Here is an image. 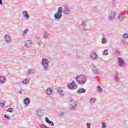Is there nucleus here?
I'll use <instances>...</instances> for the list:
<instances>
[{
  "label": "nucleus",
  "mask_w": 128,
  "mask_h": 128,
  "mask_svg": "<svg viewBox=\"0 0 128 128\" xmlns=\"http://www.w3.org/2000/svg\"><path fill=\"white\" fill-rule=\"evenodd\" d=\"M74 79L76 80L77 84H81V86L84 84L86 82V79L83 76H77Z\"/></svg>",
  "instance_id": "f257e3e1"
},
{
  "label": "nucleus",
  "mask_w": 128,
  "mask_h": 128,
  "mask_svg": "<svg viewBox=\"0 0 128 128\" xmlns=\"http://www.w3.org/2000/svg\"><path fill=\"white\" fill-rule=\"evenodd\" d=\"M48 60L43 58L42 61V65L43 66L44 70H48V66H50Z\"/></svg>",
  "instance_id": "f03ea898"
},
{
  "label": "nucleus",
  "mask_w": 128,
  "mask_h": 128,
  "mask_svg": "<svg viewBox=\"0 0 128 128\" xmlns=\"http://www.w3.org/2000/svg\"><path fill=\"white\" fill-rule=\"evenodd\" d=\"M72 12V10L70 6H65L63 10V14L65 15L70 14Z\"/></svg>",
  "instance_id": "7ed1b4c3"
},
{
  "label": "nucleus",
  "mask_w": 128,
  "mask_h": 128,
  "mask_svg": "<svg viewBox=\"0 0 128 128\" xmlns=\"http://www.w3.org/2000/svg\"><path fill=\"white\" fill-rule=\"evenodd\" d=\"M68 87L69 88V90H76V88H78V84L74 83L68 84Z\"/></svg>",
  "instance_id": "20e7f679"
},
{
  "label": "nucleus",
  "mask_w": 128,
  "mask_h": 128,
  "mask_svg": "<svg viewBox=\"0 0 128 128\" xmlns=\"http://www.w3.org/2000/svg\"><path fill=\"white\" fill-rule=\"evenodd\" d=\"M54 18L55 20H60L62 18V14L56 12V13L54 14Z\"/></svg>",
  "instance_id": "39448f33"
},
{
  "label": "nucleus",
  "mask_w": 128,
  "mask_h": 128,
  "mask_svg": "<svg viewBox=\"0 0 128 128\" xmlns=\"http://www.w3.org/2000/svg\"><path fill=\"white\" fill-rule=\"evenodd\" d=\"M108 18L110 20H112L116 18V14L114 12H111L108 16Z\"/></svg>",
  "instance_id": "423d86ee"
},
{
  "label": "nucleus",
  "mask_w": 128,
  "mask_h": 128,
  "mask_svg": "<svg viewBox=\"0 0 128 128\" xmlns=\"http://www.w3.org/2000/svg\"><path fill=\"white\" fill-rule=\"evenodd\" d=\"M32 41L28 40L26 41H24V46H26V48H30L32 46Z\"/></svg>",
  "instance_id": "0eeeda50"
},
{
  "label": "nucleus",
  "mask_w": 128,
  "mask_h": 128,
  "mask_svg": "<svg viewBox=\"0 0 128 128\" xmlns=\"http://www.w3.org/2000/svg\"><path fill=\"white\" fill-rule=\"evenodd\" d=\"M46 122L48 124H50L51 126H54V122L52 121H51L48 119V118L46 117Z\"/></svg>",
  "instance_id": "6e6552de"
},
{
  "label": "nucleus",
  "mask_w": 128,
  "mask_h": 128,
  "mask_svg": "<svg viewBox=\"0 0 128 128\" xmlns=\"http://www.w3.org/2000/svg\"><path fill=\"white\" fill-rule=\"evenodd\" d=\"M91 58H92V60H98V54H96V52H94L91 54Z\"/></svg>",
  "instance_id": "1a4fd4ad"
},
{
  "label": "nucleus",
  "mask_w": 128,
  "mask_h": 128,
  "mask_svg": "<svg viewBox=\"0 0 128 128\" xmlns=\"http://www.w3.org/2000/svg\"><path fill=\"white\" fill-rule=\"evenodd\" d=\"M124 64V60H122V58H119L118 66L122 68Z\"/></svg>",
  "instance_id": "9d476101"
},
{
  "label": "nucleus",
  "mask_w": 128,
  "mask_h": 128,
  "mask_svg": "<svg viewBox=\"0 0 128 128\" xmlns=\"http://www.w3.org/2000/svg\"><path fill=\"white\" fill-rule=\"evenodd\" d=\"M4 38L5 41L7 44H10V42H12V38L8 35H6Z\"/></svg>",
  "instance_id": "9b49d317"
},
{
  "label": "nucleus",
  "mask_w": 128,
  "mask_h": 128,
  "mask_svg": "<svg viewBox=\"0 0 128 128\" xmlns=\"http://www.w3.org/2000/svg\"><path fill=\"white\" fill-rule=\"evenodd\" d=\"M30 102V100L28 98H26L24 99V104L25 106H28Z\"/></svg>",
  "instance_id": "f8f14e48"
},
{
  "label": "nucleus",
  "mask_w": 128,
  "mask_h": 128,
  "mask_svg": "<svg viewBox=\"0 0 128 128\" xmlns=\"http://www.w3.org/2000/svg\"><path fill=\"white\" fill-rule=\"evenodd\" d=\"M58 92L60 96H64V90H62V88H58Z\"/></svg>",
  "instance_id": "ddd939ff"
},
{
  "label": "nucleus",
  "mask_w": 128,
  "mask_h": 128,
  "mask_svg": "<svg viewBox=\"0 0 128 128\" xmlns=\"http://www.w3.org/2000/svg\"><path fill=\"white\" fill-rule=\"evenodd\" d=\"M78 94H84V92H86V90L84 88H80L78 90Z\"/></svg>",
  "instance_id": "4468645a"
},
{
  "label": "nucleus",
  "mask_w": 128,
  "mask_h": 128,
  "mask_svg": "<svg viewBox=\"0 0 128 128\" xmlns=\"http://www.w3.org/2000/svg\"><path fill=\"white\" fill-rule=\"evenodd\" d=\"M53 90H52V88H49L47 89V94H48V96H50V94H52Z\"/></svg>",
  "instance_id": "2eb2a0df"
},
{
  "label": "nucleus",
  "mask_w": 128,
  "mask_h": 128,
  "mask_svg": "<svg viewBox=\"0 0 128 128\" xmlns=\"http://www.w3.org/2000/svg\"><path fill=\"white\" fill-rule=\"evenodd\" d=\"M92 70L95 74H98V69H96V66H94L92 68Z\"/></svg>",
  "instance_id": "dca6fc26"
},
{
  "label": "nucleus",
  "mask_w": 128,
  "mask_h": 128,
  "mask_svg": "<svg viewBox=\"0 0 128 128\" xmlns=\"http://www.w3.org/2000/svg\"><path fill=\"white\" fill-rule=\"evenodd\" d=\"M22 14L23 16H24V18H26V20L28 19V12H26V11H24L22 12Z\"/></svg>",
  "instance_id": "f3484780"
},
{
  "label": "nucleus",
  "mask_w": 128,
  "mask_h": 128,
  "mask_svg": "<svg viewBox=\"0 0 128 128\" xmlns=\"http://www.w3.org/2000/svg\"><path fill=\"white\" fill-rule=\"evenodd\" d=\"M96 101V99L94 98H92L89 100L90 104H94Z\"/></svg>",
  "instance_id": "a211bd4d"
},
{
  "label": "nucleus",
  "mask_w": 128,
  "mask_h": 128,
  "mask_svg": "<svg viewBox=\"0 0 128 128\" xmlns=\"http://www.w3.org/2000/svg\"><path fill=\"white\" fill-rule=\"evenodd\" d=\"M118 20L120 22H122V20H124V17L122 16V15H118Z\"/></svg>",
  "instance_id": "6ab92c4d"
},
{
  "label": "nucleus",
  "mask_w": 128,
  "mask_h": 128,
  "mask_svg": "<svg viewBox=\"0 0 128 128\" xmlns=\"http://www.w3.org/2000/svg\"><path fill=\"white\" fill-rule=\"evenodd\" d=\"M4 80H6V78L4 76H0V82L1 84H4Z\"/></svg>",
  "instance_id": "aec40b11"
},
{
  "label": "nucleus",
  "mask_w": 128,
  "mask_h": 128,
  "mask_svg": "<svg viewBox=\"0 0 128 128\" xmlns=\"http://www.w3.org/2000/svg\"><path fill=\"white\" fill-rule=\"evenodd\" d=\"M57 12L59 13V14H61L62 12H64V10H62V7L60 6V7H59L58 8V12Z\"/></svg>",
  "instance_id": "412c9836"
},
{
  "label": "nucleus",
  "mask_w": 128,
  "mask_h": 128,
  "mask_svg": "<svg viewBox=\"0 0 128 128\" xmlns=\"http://www.w3.org/2000/svg\"><path fill=\"white\" fill-rule=\"evenodd\" d=\"M48 32H45L44 34H43V38H48Z\"/></svg>",
  "instance_id": "4be33fe9"
},
{
  "label": "nucleus",
  "mask_w": 128,
  "mask_h": 128,
  "mask_svg": "<svg viewBox=\"0 0 128 128\" xmlns=\"http://www.w3.org/2000/svg\"><path fill=\"white\" fill-rule=\"evenodd\" d=\"M108 50L106 49L104 50V51L103 52V56H108Z\"/></svg>",
  "instance_id": "5701e85b"
},
{
  "label": "nucleus",
  "mask_w": 128,
  "mask_h": 128,
  "mask_svg": "<svg viewBox=\"0 0 128 128\" xmlns=\"http://www.w3.org/2000/svg\"><path fill=\"white\" fill-rule=\"evenodd\" d=\"M30 74H34V70L29 69L27 72L26 74L27 76H30Z\"/></svg>",
  "instance_id": "b1692460"
},
{
  "label": "nucleus",
  "mask_w": 128,
  "mask_h": 128,
  "mask_svg": "<svg viewBox=\"0 0 128 128\" xmlns=\"http://www.w3.org/2000/svg\"><path fill=\"white\" fill-rule=\"evenodd\" d=\"M98 92H100V94H102V92H104V90L102 89V87L100 86H98Z\"/></svg>",
  "instance_id": "393cba45"
},
{
  "label": "nucleus",
  "mask_w": 128,
  "mask_h": 128,
  "mask_svg": "<svg viewBox=\"0 0 128 128\" xmlns=\"http://www.w3.org/2000/svg\"><path fill=\"white\" fill-rule=\"evenodd\" d=\"M69 108L71 110H74L76 108V106H72V105H69Z\"/></svg>",
  "instance_id": "a878e982"
},
{
  "label": "nucleus",
  "mask_w": 128,
  "mask_h": 128,
  "mask_svg": "<svg viewBox=\"0 0 128 128\" xmlns=\"http://www.w3.org/2000/svg\"><path fill=\"white\" fill-rule=\"evenodd\" d=\"M101 42L102 44H106V38H102L101 40Z\"/></svg>",
  "instance_id": "bb28decb"
},
{
  "label": "nucleus",
  "mask_w": 128,
  "mask_h": 128,
  "mask_svg": "<svg viewBox=\"0 0 128 128\" xmlns=\"http://www.w3.org/2000/svg\"><path fill=\"white\" fill-rule=\"evenodd\" d=\"M59 116L61 117V118H64V112H60L59 113Z\"/></svg>",
  "instance_id": "cd10ccee"
},
{
  "label": "nucleus",
  "mask_w": 128,
  "mask_h": 128,
  "mask_svg": "<svg viewBox=\"0 0 128 128\" xmlns=\"http://www.w3.org/2000/svg\"><path fill=\"white\" fill-rule=\"evenodd\" d=\"M24 81H22V84H28L30 80H28V81H26V78H25L24 80Z\"/></svg>",
  "instance_id": "c85d7f7f"
},
{
  "label": "nucleus",
  "mask_w": 128,
  "mask_h": 128,
  "mask_svg": "<svg viewBox=\"0 0 128 128\" xmlns=\"http://www.w3.org/2000/svg\"><path fill=\"white\" fill-rule=\"evenodd\" d=\"M122 38H128V34L126 33L122 35Z\"/></svg>",
  "instance_id": "c756f323"
},
{
  "label": "nucleus",
  "mask_w": 128,
  "mask_h": 128,
  "mask_svg": "<svg viewBox=\"0 0 128 128\" xmlns=\"http://www.w3.org/2000/svg\"><path fill=\"white\" fill-rule=\"evenodd\" d=\"M36 114L38 116H40V118H42V116L43 114H40V113H38V110H36Z\"/></svg>",
  "instance_id": "7c9ffc66"
},
{
  "label": "nucleus",
  "mask_w": 128,
  "mask_h": 128,
  "mask_svg": "<svg viewBox=\"0 0 128 128\" xmlns=\"http://www.w3.org/2000/svg\"><path fill=\"white\" fill-rule=\"evenodd\" d=\"M70 105L76 106H78V103L76 102H73L71 104H70Z\"/></svg>",
  "instance_id": "2f4dec72"
},
{
  "label": "nucleus",
  "mask_w": 128,
  "mask_h": 128,
  "mask_svg": "<svg viewBox=\"0 0 128 128\" xmlns=\"http://www.w3.org/2000/svg\"><path fill=\"white\" fill-rule=\"evenodd\" d=\"M114 80L116 82H118V77H116V76H114Z\"/></svg>",
  "instance_id": "473e14b6"
},
{
  "label": "nucleus",
  "mask_w": 128,
  "mask_h": 128,
  "mask_svg": "<svg viewBox=\"0 0 128 128\" xmlns=\"http://www.w3.org/2000/svg\"><path fill=\"white\" fill-rule=\"evenodd\" d=\"M102 128H106V122H103L102 124Z\"/></svg>",
  "instance_id": "72a5a7b5"
},
{
  "label": "nucleus",
  "mask_w": 128,
  "mask_h": 128,
  "mask_svg": "<svg viewBox=\"0 0 128 128\" xmlns=\"http://www.w3.org/2000/svg\"><path fill=\"white\" fill-rule=\"evenodd\" d=\"M4 117L5 118H8V120H10V118L8 114H4Z\"/></svg>",
  "instance_id": "f704fd0d"
},
{
  "label": "nucleus",
  "mask_w": 128,
  "mask_h": 128,
  "mask_svg": "<svg viewBox=\"0 0 128 128\" xmlns=\"http://www.w3.org/2000/svg\"><path fill=\"white\" fill-rule=\"evenodd\" d=\"M40 128H49L48 127L46 126V125L44 124H42L40 126Z\"/></svg>",
  "instance_id": "c9c22d12"
},
{
  "label": "nucleus",
  "mask_w": 128,
  "mask_h": 128,
  "mask_svg": "<svg viewBox=\"0 0 128 128\" xmlns=\"http://www.w3.org/2000/svg\"><path fill=\"white\" fill-rule=\"evenodd\" d=\"M7 112H12V108H9L7 110Z\"/></svg>",
  "instance_id": "e433bc0d"
},
{
  "label": "nucleus",
  "mask_w": 128,
  "mask_h": 128,
  "mask_svg": "<svg viewBox=\"0 0 128 128\" xmlns=\"http://www.w3.org/2000/svg\"><path fill=\"white\" fill-rule=\"evenodd\" d=\"M28 29L26 28L24 31V34H28Z\"/></svg>",
  "instance_id": "4c0bfd02"
},
{
  "label": "nucleus",
  "mask_w": 128,
  "mask_h": 128,
  "mask_svg": "<svg viewBox=\"0 0 128 128\" xmlns=\"http://www.w3.org/2000/svg\"><path fill=\"white\" fill-rule=\"evenodd\" d=\"M76 57L78 58H82V55L79 54H76Z\"/></svg>",
  "instance_id": "58836bf2"
},
{
  "label": "nucleus",
  "mask_w": 128,
  "mask_h": 128,
  "mask_svg": "<svg viewBox=\"0 0 128 128\" xmlns=\"http://www.w3.org/2000/svg\"><path fill=\"white\" fill-rule=\"evenodd\" d=\"M91 126H92L91 123H87V128H90Z\"/></svg>",
  "instance_id": "ea45409f"
},
{
  "label": "nucleus",
  "mask_w": 128,
  "mask_h": 128,
  "mask_svg": "<svg viewBox=\"0 0 128 128\" xmlns=\"http://www.w3.org/2000/svg\"><path fill=\"white\" fill-rule=\"evenodd\" d=\"M0 106H1L2 108H4V104L2 103V102H0Z\"/></svg>",
  "instance_id": "a19ab883"
},
{
  "label": "nucleus",
  "mask_w": 128,
  "mask_h": 128,
  "mask_svg": "<svg viewBox=\"0 0 128 128\" xmlns=\"http://www.w3.org/2000/svg\"><path fill=\"white\" fill-rule=\"evenodd\" d=\"M116 0H113L112 6H116Z\"/></svg>",
  "instance_id": "79ce46f5"
},
{
  "label": "nucleus",
  "mask_w": 128,
  "mask_h": 128,
  "mask_svg": "<svg viewBox=\"0 0 128 128\" xmlns=\"http://www.w3.org/2000/svg\"><path fill=\"white\" fill-rule=\"evenodd\" d=\"M82 26H84V28H86V22H82Z\"/></svg>",
  "instance_id": "37998d69"
},
{
  "label": "nucleus",
  "mask_w": 128,
  "mask_h": 128,
  "mask_svg": "<svg viewBox=\"0 0 128 128\" xmlns=\"http://www.w3.org/2000/svg\"><path fill=\"white\" fill-rule=\"evenodd\" d=\"M116 53L118 54H120V51L119 50H116Z\"/></svg>",
  "instance_id": "c03bdc74"
},
{
  "label": "nucleus",
  "mask_w": 128,
  "mask_h": 128,
  "mask_svg": "<svg viewBox=\"0 0 128 128\" xmlns=\"http://www.w3.org/2000/svg\"><path fill=\"white\" fill-rule=\"evenodd\" d=\"M0 6H2V0H0Z\"/></svg>",
  "instance_id": "a18cd8bd"
},
{
  "label": "nucleus",
  "mask_w": 128,
  "mask_h": 128,
  "mask_svg": "<svg viewBox=\"0 0 128 128\" xmlns=\"http://www.w3.org/2000/svg\"><path fill=\"white\" fill-rule=\"evenodd\" d=\"M19 92H20V94H22V91L20 90Z\"/></svg>",
  "instance_id": "49530a36"
},
{
  "label": "nucleus",
  "mask_w": 128,
  "mask_h": 128,
  "mask_svg": "<svg viewBox=\"0 0 128 128\" xmlns=\"http://www.w3.org/2000/svg\"><path fill=\"white\" fill-rule=\"evenodd\" d=\"M84 30L86 32V30Z\"/></svg>",
  "instance_id": "de8ad7c7"
}]
</instances>
